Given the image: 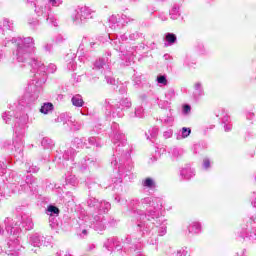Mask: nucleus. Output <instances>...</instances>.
Here are the masks:
<instances>
[{
  "mask_svg": "<svg viewBox=\"0 0 256 256\" xmlns=\"http://www.w3.org/2000/svg\"><path fill=\"white\" fill-rule=\"evenodd\" d=\"M130 215L136 219V230L148 245H157L159 237L167 235V219L163 215V198L147 196L127 202Z\"/></svg>",
  "mask_w": 256,
  "mask_h": 256,
  "instance_id": "1",
  "label": "nucleus"
},
{
  "mask_svg": "<svg viewBox=\"0 0 256 256\" xmlns=\"http://www.w3.org/2000/svg\"><path fill=\"white\" fill-rule=\"evenodd\" d=\"M12 43L17 44V48L13 51L14 61L31 67V73H33L34 77L26 91L29 93L31 100L35 101L43 93V84L47 82V71L48 73H55L57 65L51 63L46 67L39 58L33 56L35 51H37L33 37L14 38Z\"/></svg>",
  "mask_w": 256,
  "mask_h": 256,
  "instance_id": "2",
  "label": "nucleus"
},
{
  "mask_svg": "<svg viewBox=\"0 0 256 256\" xmlns=\"http://www.w3.org/2000/svg\"><path fill=\"white\" fill-rule=\"evenodd\" d=\"M108 137L113 143V155L110 158V165L113 169H117L118 178L112 180L114 189H120L123 181H133V163L131 162V146L127 143L125 133L119 127L117 122H113L108 131Z\"/></svg>",
  "mask_w": 256,
  "mask_h": 256,
  "instance_id": "3",
  "label": "nucleus"
},
{
  "mask_svg": "<svg viewBox=\"0 0 256 256\" xmlns=\"http://www.w3.org/2000/svg\"><path fill=\"white\" fill-rule=\"evenodd\" d=\"M2 120L6 125H11V121L15 120L13 131L15 133V138L13 141L14 145V157H16L19 161L23 159V149L25 147V141L23 138L25 137V132L29 123V114L25 112H20L19 114H15L12 110H6L1 115Z\"/></svg>",
  "mask_w": 256,
  "mask_h": 256,
  "instance_id": "4",
  "label": "nucleus"
},
{
  "mask_svg": "<svg viewBox=\"0 0 256 256\" xmlns=\"http://www.w3.org/2000/svg\"><path fill=\"white\" fill-rule=\"evenodd\" d=\"M110 210L111 203L105 200L100 201L96 211H94L91 216L84 217V227L94 229L97 233H103L109 226L114 227L115 219L105 217L106 213H109Z\"/></svg>",
  "mask_w": 256,
  "mask_h": 256,
  "instance_id": "5",
  "label": "nucleus"
},
{
  "mask_svg": "<svg viewBox=\"0 0 256 256\" xmlns=\"http://www.w3.org/2000/svg\"><path fill=\"white\" fill-rule=\"evenodd\" d=\"M129 37L127 34H123L120 36V38L116 37L113 39V34L106 35L105 40L103 38L100 39L102 43H107V41H110V45L114 47L115 51H118L119 57L124 62V65L126 67H129L131 63H133V59H135V47H127L123 41H128Z\"/></svg>",
  "mask_w": 256,
  "mask_h": 256,
  "instance_id": "6",
  "label": "nucleus"
},
{
  "mask_svg": "<svg viewBox=\"0 0 256 256\" xmlns=\"http://www.w3.org/2000/svg\"><path fill=\"white\" fill-rule=\"evenodd\" d=\"M102 107L113 119H123V117H125V111H129V109L133 107V102L131 98H121L119 100L105 99L102 103Z\"/></svg>",
  "mask_w": 256,
  "mask_h": 256,
  "instance_id": "7",
  "label": "nucleus"
},
{
  "mask_svg": "<svg viewBox=\"0 0 256 256\" xmlns=\"http://www.w3.org/2000/svg\"><path fill=\"white\" fill-rule=\"evenodd\" d=\"M14 182L10 184L12 193H18V195H35L37 193V178L33 175H27L25 178L16 175L13 177Z\"/></svg>",
  "mask_w": 256,
  "mask_h": 256,
  "instance_id": "8",
  "label": "nucleus"
},
{
  "mask_svg": "<svg viewBox=\"0 0 256 256\" xmlns=\"http://www.w3.org/2000/svg\"><path fill=\"white\" fill-rule=\"evenodd\" d=\"M253 207H256V198L251 201ZM237 241H256V214L243 219L240 230L236 234Z\"/></svg>",
  "mask_w": 256,
  "mask_h": 256,
  "instance_id": "9",
  "label": "nucleus"
},
{
  "mask_svg": "<svg viewBox=\"0 0 256 256\" xmlns=\"http://www.w3.org/2000/svg\"><path fill=\"white\" fill-rule=\"evenodd\" d=\"M75 157H77V151L73 147H69L64 152L57 150L54 162L60 167H69L70 171H73L74 168L71 167H75L74 163H77Z\"/></svg>",
  "mask_w": 256,
  "mask_h": 256,
  "instance_id": "10",
  "label": "nucleus"
},
{
  "mask_svg": "<svg viewBox=\"0 0 256 256\" xmlns=\"http://www.w3.org/2000/svg\"><path fill=\"white\" fill-rule=\"evenodd\" d=\"M15 31V23L13 20L9 18H4L2 21H0V33L5 37L3 41L4 47H7L9 43H12V45H15L17 49V43L13 42V39H22V37H11V33ZM23 39H27V37H23ZM16 49L13 50L16 51Z\"/></svg>",
  "mask_w": 256,
  "mask_h": 256,
  "instance_id": "11",
  "label": "nucleus"
},
{
  "mask_svg": "<svg viewBox=\"0 0 256 256\" xmlns=\"http://www.w3.org/2000/svg\"><path fill=\"white\" fill-rule=\"evenodd\" d=\"M124 243L128 245L124 247L125 253H129L132 256H145L143 254V240L137 237V235L126 236Z\"/></svg>",
  "mask_w": 256,
  "mask_h": 256,
  "instance_id": "12",
  "label": "nucleus"
},
{
  "mask_svg": "<svg viewBox=\"0 0 256 256\" xmlns=\"http://www.w3.org/2000/svg\"><path fill=\"white\" fill-rule=\"evenodd\" d=\"M75 25H83L89 19H93V10L87 6H78L71 15Z\"/></svg>",
  "mask_w": 256,
  "mask_h": 256,
  "instance_id": "13",
  "label": "nucleus"
},
{
  "mask_svg": "<svg viewBox=\"0 0 256 256\" xmlns=\"http://www.w3.org/2000/svg\"><path fill=\"white\" fill-rule=\"evenodd\" d=\"M32 3L35 7V13L38 17H42L44 21L48 23V25H52V27H57V18L55 17L53 12H51V6H37L35 0H32Z\"/></svg>",
  "mask_w": 256,
  "mask_h": 256,
  "instance_id": "14",
  "label": "nucleus"
},
{
  "mask_svg": "<svg viewBox=\"0 0 256 256\" xmlns=\"http://www.w3.org/2000/svg\"><path fill=\"white\" fill-rule=\"evenodd\" d=\"M97 165V157L88 154L75 162L74 166H71V169H76V171H79L80 173H85V171H89V169L97 167Z\"/></svg>",
  "mask_w": 256,
  "mask_h": 256,
  "instance_id": "15",
  "label": "nucleus"
},
{
  "mask_svg": "<svg viewBox=\"0 0 256 256\" xmlns=\"http://www.w3.org/2000/svg\"><path fill=\"white\" fill-rule=\"evenodd\" d=\"M133 21H135V19L127 15H122V16L112 15L108 19V27L112 31H119V29H122V27H125V25H128V23H133Z\"/></svg>",
  "mask_w": 256,
  "mask_h": 256,
  "instance_id": "16",
  "label": "nucleus"
},
{
  "mask_svg": "<svg viewBox=\"0 0 256 256\" xmlns=\"http://www.w3.org/2000/svg\"><path fill=\"white\" fill-rule=\"evenodd\" d=\"M28 243L32 247H37V249H41V247H49L51 245V239L41 232H35L29 234Z\"/></svg>",
  "mask_w": 256,
  "mask_h": 256,
  "instance_id": "17",
  "label": "nucleus"
},
{
  "mask_svg": "<svg viewBox=\"0 0 256 256\" xmlns=\"http://www.w3.org/2000/svg\"><path fill=\"white\" fill-rule=\"evenodd\" d=\"M129 245L125 244V239L123 240V246L121 245V242L119 241V238L112 237L108 238L107 241L104 242V247L107 249V251H110V253H113V251H125V247H128Z\"/></svg>",
  "mask_w": 256,
  "mask_h": 256,
  "instance_id": "18",
  "label": "nucleus"
},
{
  "mask_svg": "<svg viewBox=\"0 0 256 256\" xmlns=\"http://www.w3.org/2000/svg\"><path fill=\"white\" fill-rule=\"evenodd\" d=\"M109 57H111V52L108 51L106 52V57H100L96 59L93 69H95L96 71H101V69L109 67L111 65V59H109Z\"/></svg>",
  "mask_w": 256,
  "mask_h": 256,
  "instance_id": "19",
  "label": "nucleus"
},
{
  "mask_svg": "<svg viewBox=\"0 0 256 256\" xmlns=\"http://www.w3.org/2000/svg\"><path fill=\"white\" fill-rule=\"evenodd\" d=\"M79 186V178L73 173L68 172L64 175V187H72L75 189Z\"/></svg>",
  "mask_w": 256,
  "mask_h": 256,
  "instance_id": "20",
  "label": "nucleus"
},
{
  "mask_svg": "<svg viewBox=\"0 0 256 256\" xmlns=\"http://www.w3.org/2000/svg\"><path fill=\"white\" fill-rule=\"evenodd\" d=\"M180 179L181 181H191L195 177V169L190 166H185L180 169Z\"/></svg>",
  "mask_w": 256,
  "mask_h": 256,
  "instance_id": "21",
  "label": "nucleus"
},
{
  "mask_svg": "<svg viewBox=\"0 0 256 256\" xmlns=\"http://www.w3.org/2000/svg\"><path fill=\"white\" fill-rule=\"evenodd\" d=\"M193 97L195 101H199L201 97H205V89L203 88V83L201 82L194 83Z\"/></svg>",
  "mask_w": 256,
  "mask_h": 256,
  "instance_id": "22",
  "label": "nucleus"
},
{
  "mask_svg": "<svg viewBox=\"0 0 256 256\" xmlns=\"http://www.w3.org/2000/svg\"><path fill=\"white\" fill-rule=\"evenodd\" d=\"M201 231V222L193 221L188 225V233H190V235H199Z\"/></svg>",
  "mask_w": 256,
  "mask_h": 256,
  "instance_id": "23",
  "label": "nucleus"
},
{
  "mask_svg": "<svg viewBox=\"0 0 256 256\" xmlns=\"http://www.w3.org/2000/svg\"><path fill=\"white\" fill-rule=\"evenodd\" d=\"M183 153H185L183 149L178 147H172L168 151L169 157L172 159V161H177V159L183 157Z\"/></svg>",
  "mask_w": 256,
  "mask_h": 256,
  "instance_id": "24",
  "label": "nucleus"
},
{
  "mask_svg": "<svg viewBox=\"0 0 256 256\" xmlns=\"http://www.w3.org/2000/svg\"><path fill=\"white\" fill-rule=\"evenodd\" d=\"M71 147L74 149H83V147L89 149V146H87V139L79 137H76L72 140Z\"/></svg>",
  "mask_w": 256,
  "mask_h": 256,
  "instance_id": "25",
  "label": "nucleus"
},
{
  "mask_svg": "<svg viewBox=\"0 0 256 256\" xmlns=\"http://www.w3.org/2000/svg\"><path fill=\"white\" fill-rule=\"evenodd\" d=\"M128 119H143L144 117V110L142 106H137L134 111H130L127 114Z\"/></svg>",
  "mask_w": 256,
  "mask_h": 256,
  "instance_id": "26",
  "label": "nucleus"
},
{
  "mask_svg": "<svg viewBox=\"0 0 256 256\" xmlns=\"http://www.w3.org/2000/svg\"><path fill=\"white\" fill-rule=\"evenodd\" d=\"M170 19L172 21H177L181 17V5L173 4L172 8L169 11Z\"/></svg>",
  "mask_w": 256,
  "mask_h": 256,
  "instance_id": "27",
  "label": "nucleus"
},
{
  "mask_svg": "<svg viewBox=\"0 0 256 256\" xmlns=\"http://www.w3.org/2000/svg\"><path fill=\"white\" fill-rule=\"evenodd\" d=\"M65 61L68 71H75V69H77V63L75 62V54L66 55Z\"/></svg>",
  "mask_w": 256,
  "mask_h": 256,
  "instance_id": "28",
  "label": "nucleus"
},
{
  "mask_svg": "<svg viewBox=\"0 0 256 256\" xmlns=\"http://www.w3.org/2000/svg\"><path fill=\"white\" fill-rule=\"evenodd\" d=\"M164 47H171L177 43V35L174 33L168 32L164 35Z\"/></svg>",
  "mask_w": 256,
  "mask_h": 256,
  "instance_id": "29",
  "label": "nucleus"
},
{
  "mask_svg": "<svg viewBox=\"0 0 256 256\" xmlns=\"http://www.w3.org/2000/svg\"><path fill=\"white\" fill-rule=\"evenodd\" d=\"M141 185L143 187V189H157V182L155 181V179L151 178V177H147L145 179L142 180Z\"/></svg>",
  "mask_w": 256,
  "mask_h": 256,
  "instance_id": "30",
  "label": "nucleus"
},
{
  "mask_svg": "<svg viewBox=\"0 0 256 256\" xmlns=\"http://www.w3.org/2000/svg\"><path fill=\"white\" fill-rule=\"evenodd\" d=\"M72 119L73 117H71V114L62 113L57 117L56 123H63V125H67V127H69L70 123H72Z\"/></svg>",
  "mask_w": 256,
  "mask_h": 256,
  "instance_id": "31",
  "label": "nucleus"
},
{
  "mask_svg": "<svg viewBox=\"0 0 256 256\" xmlns=\"http://www.w3.org/2000/svg\"><path fill=\"white\" fill-rule=\"evenodd\" d=\"M174 121L175 118L173 117L171 109L167 110L166 115L162 116L161 118V123H164V125H168L169 127L173 126Z\"/></svg>",
  "mask_w": 256,
  "mask_h": 256,
  "instance_id": "32",
  "label": "nucleus"
},
{
  "mask_svg": "<svg viewBox=\"0 0 256 256\" xmlns=\"http://www.w3.org/2000/svg\"><path fill=\"white\" fill-rule=\"evenodd\" d=\"M60 213H61V210H59L57 206L53 204H50L47 206L46 215H48V217H59Z\"/></svg>",
  "mask_w": 256,
  "mask_h": 256,
  "instance_id": "33",
  "label": "nucleus"
},
{
  "mask_svg": "<svg viewBox=\"0 0 256 256\" xmlns=\"http://www.w3.org/2000/svg\"><path fill=\"white\" fill-rule=\"evenodd\" d=\"M86 141L89 145H91V147H96L97 149H101L103 147V142L99 137L92 136L89 137Z\"/></svg>",
  "mask_w": 256,
  "mask_h": 256,
  "instance_id": "34",
  "label": "nucleus"
},
{
  "mask_svg": "<svg viewBox=\"0 0 256 256\" xmlns=\"http://www.w3.org/2000/svg\"><path fill=\"white\" fill-rule=\"evenodd\" d=\"M41 146L43 149H53L55 147V141L49 137H43L41 140Z\"/></svg>",
  "mask_w": 256,
  "mask_h": 256,
  "instance_id": "35",
  "label": "nucleus"
},
{
  "mask_svg": "<svg viewBox=\"0 0 256 256\" xmlns=\"http://www.w3.org/2000/svg\"><path fill=\"white\" fill-rule=\"evenodd\" d=\"M71 103L74 107H83L85 101H83V96L81 94H76L71 98Z\"/></svg>",
  "mask_w": 256,
  "mask_h": 256,
  "instance_id": "36",
  "label": "nucleus"
},
{
  "mask_svg": "<svg viewBox=\"0 0 256 256\" xmlns=\"http://www.w3.org/2000/svg\"><path fill=\"white\" fill-rule=\"evenodd\" d=\"M54 109L53 103L46 102L44 103L40 108V113L43 115H49V113H52Z\"/></svg>",
  "mask_w": 256,
  "mask_h": 256,
  "instance_id": "37",
  "label": "nucleus"
},
{
  "mask_svg": "<svg viewBox=\"0 0 256 256\" xmlns=\"http://www.w3.org/2000/svg\"><path fill=\"white\" fill-rule=\"evenodd\" d=\"M99 203H101V201L97 200L95 197H93L91 195L87 199L88 207H90V209H94V211H97V209L99 207Z\"/></svg>",
  "mask_w": 256,
  "mask_h": 256,
  "instance_id": "38",
  "label": "nucleus"
},
{
  "mask_svg": "<svg viewBox=\"0 0 256 256\" xmlns=\"http://www.w3.org/2000/svg\"><path fill=\"white\" fill-rule=\"evenodd\" d=\"M197 65V62L191 57V55L187 54L184 58V66L189 67V69H193Z\"/></svg>",
  "mask_w": 256,
  "mask_h": 256,
  "instance_id": "39",
  "label": "nucleus"
},
{
  "mask_svg": "<svg viewBox=\"0 0 256 256\" xmlns=\"http://www.w3.org/2000/svg\"><path fill=\"white\" fill-rule=\"evenodd\" d=\"M194 51L195 53H197V55H205L207 53V50L205 49V45L203 44V42H198L194 46Z\"/></svg>",
  "mask_w": 256,
  "mask_h": 256,
  "instance_id": "40",
  "label": "nucleus"
},
{
  "mask_svg": "<svg viewBox=\"0 0 256 256\" xmlns=\"http://www.w3.org/2000/svg\"><path fill=\"white\" fill-rule=\"evenodd\" d=\"M213 165V161L209 157H205L202 160V169L204 171H210L211 167Z\"/></svg>",
  "mask_w": 256,
  "mask_h": 256,
  "instance_id": "41",
  "label": "nucleus"
},
{
  "mask_svg": "<svg viewBox=\"0 0 256 256\" xmlns=\"http://www.w3.org/2000/svg\"><path fill=\"white\" fill-rule=\"evenodd\" d=\"M156 82L160 87H165L169 84V81L167 80V76L163 74H159L156 78Z\"/></svg>",
  "mask_w": 256,
  "mask_h": 256,
  "instance_id": "42",
  "label": "nucleus"
},
{
  "mask_svg": "<svg viewBox=\"0 0 256 256\" xmlns=\"http://www.w3.org/2000/svg\"><path fill=\"white\" fill-rule=\"evenodd\" d=\"M68 127L71 131H79L81 130V127H83V123L77 122L72 118L71 123L69 124Z\"/></svg>",
  "mask_w": 256,
  "mask_h": 256,
  "instance_id": "43",
  "label": "nucleus"
},
{
  "mask_svg": "<svg viewBox=\"0 0 256 256\" xmlns=\"http://www.w3.org/2000/svg\"><path fill=\"white\" fill-rule=\"evenodd\" d=\"M9 160L6 158H0V175H5L7 173V165Z\"/></svg>",
  "mask_w": 256,
  "mask_h": 256,
  "instance_id": "44",
  "label": "nucleus"
},
{
  "mask_svg": "<svg viewBox=\"0 0 256 256\" xmlns=\"http://www.w3.org/2000/svg\"><path fill=\"white\" fill-rule=\"evenodd\" d=\"M157 135H159V129L154 127L148 131L147 139L149 141H153V139H157Z\"/></svg>",
  "mask_w": 256,
  "mask_h": 256,
  "instance_id": "45",
  "label": "nucleus"
},
{
  "mask_svg": "<svg viewBox=\"0 0 256 256\" xmlns=\"http://www.w3.org/2000/svg\"><path fill=\"white\" fill-rule=\"evenodd\" d=\"M25 169L28 173H37L39 171V168L33 165L32 161L25 163Z\"/></svg>",
  "mask_w": 256,
  "mask_h": 256,
  "instance_id": "46",
  "label": "nucleus"
},
{
  "mask_svg": "<svg viewBox=\"0 0 256 256\" xmlns=\"http://www.w3.org/2000/svg\"><path fill=\"white\" fill-rule=\"evenodd\" d=\"M181 135L177 136V139H187L191 135V128L183 127L180 131Z\"/></svg>",
  "mask_w": 256,
  "mask_h": 256,
  "instance_id": "47",
  "label": "nucleus"
},
{
  "mask_svg": "<svg viewBox=\"0 0 256 256\" xmlns=\"http://www.w3.org/2000/svg\"><path fill=\"white\" fill-rule=\"evenodd\" d=\"M67 41V36L63 34H57L53 38V42L56 43V45H62V43H65Z\"/></svg>",
  "mask_w": 256,
  "mask_h": 256,
  "instance_id": "48",
  "label": "nucleus"
},
{
  "mask_svg": "<svg viewBox=\"0 0 256 256\" xmlns=\"http://www.w3.org/2000/svg\"><path fill=\"white\" fill-rule=\"evenodd\" d=\"M165 99H166V101H173V99H175V89L169 88L165 92Z\"/></svg>",
  "mask_w": 256,
  "mask_h": 256,
  "instance_id": "49",
  "label": "nucleus"
},
{
  "mask_svg": "<svg viewBox=\"0 0 256 256\" xmlns=\"http://www.w3.org/2000/svg\"><path fill=\"white\" fill-rule=\"evenodd\" d=\"M114 201L115 203H118V205H127V199L121 196V194H115Z\"/></svg>",
  "mask_w": 256,
  "mask_h": 256,
  "instance_id": "50",
  "label": "nucleus"
},
{
  "mask_svg": "<svg viewBox=\"0 0 256 256\" xmlns=\"http://www.w3.org/2000/svg\"><path fill=\"white\" fill-rule=\"evenodd\" d=\"M105 79H106V82L108 83V85H115V78L111 74V71L107 70L105 72Z\"/></svg>",
  "mask_w": 256,
  "mask_h": 256,
  "instance_id": "51",
  "label": "nucleus"
},
{
  "mask_svg": "<svg viewBox=\"0 0 256 256\" xmlns=\"http://www.w3.org/2000/svg\"><path fill=\"white\" fill-rule=\"evenodd\" d=\"M158 106L160 109H166V111H169V109H171V102H169V100H160L158 102Z\"/></svg>",
  "mask_w": 256,
  "mask_h": 256,
  "instance_id": "52",
  "label": "nucleus"
},
{
  "mask_svg": "<svg viewBox=\"0 0 256 256\" xmlns=\"http://www.w3.org/2000/svg\"><path fill=\"white\" fill-rule=\"evenodd\" d=\"M28 25L31 27V29H37V27L40 25V22L37 18H29Z\"/></svg>",
  "mask_w": 256,
  "mask_h": 256,
  "instance_id": "53",
  "label": "nucleus"
},
{
  "mask_svg": "<svg viewBox=\"0 0 256 256\" xmlns=\"http://www.w3.org/2000/svg\"><path fill=\"white\" fill-rule=\"evenodd\" d=\"M59 216H49V225L51 229H55L57 225H59V222L57 220Z\"/></svg>",
  "mask_w": 256,
  "mask_h": 256,
  "instance_id": "54",
  "label": "nucleus"
},
{
  "mask_svg": "<svg viewBox=\"0 0 256 256\" xmlns=\"http://www.w3.org/2000/svg\"><path fill=\"white\" fill-rule=\"evenodd\" d=\"M182 113L183 115H189V113H191V105L184 104L182 107Z\"/></svg>",
  "mask_w": 256,
  "mask_h": 256,
  "instance_id": "55",
  "label": "nucleus"
},
{
  "mask_svg": "<svg viewBox=\"0 0 256 256\" xmlns=\"http://www.w3.org/2000/svg\"><path fill=\"white\" fill-rule=\"evenodd\" d=\"M43 49H44L45 53H52L53 52V44L46 43V44H44Z\"/></svg>",
  "mask_w": 256,
  "mask_h": 256,
  "instance_id": "56",
  "label": "nucleus"
},
{
  "mask_svg": "<svg viewBox=\"0 0 256 256\" xmlns=\"http://www.w3.org/2000/svg\"><path fill=\"white\" fill-rule=\"evenodd\" d=\"M174 256H188L187 249L181 248L177 250V253H175Z\"/></svg>",
  "mask_w": 256,
  "mask_h": 256,
  "instance_id": "57",
  "label": "nucleus"
},
{
  "mask_svg": "<svg viewBox=\"0 0 256 256\" xmlns=\"http://www.w3.org/2000/svg\"><path fill=\"white\" fill-rule=\"evenodd\" d=\"M139 37H141V34H139V32H133V33L129 34L130 41H137V39H139Z\"/></svg>",
  "mask_w": 256,
  "mask_h": 256,
  "instance_id": "58",
  "label": "nucleus"
},
{
  "mask_svg": "<svg viewBox=\"0 0 256 256\" xmlns=\"http://www.w3.org/2000/svg\"><path fill=\"white\" fill-rule=\"evenodd\" d=\"M161 159V152L155 151V154L150 158L152 163H155V161H159Z\"/></svg>",
  "mask_w": 256,
  "mask_h": 256,
  "instance_id": "59",
  "label": "nucleus"
},
{
  "mask_svg": "<svg viewBox=\"0 0 256 256\" xmlns=\"http://www.w3.org/2000/svg\"><path fill=\"white\" fill-rule=\"evenodd\" d=\"M49 3L52 7H60V5H63V0H49Z\"/></svg>",
  "mask_w": 256,
  "mask_h": 256,
  "instance_id": "60",
  "label": "nucleus"
},
{
  "mask_svg": "<svg viewBox=\"0 0 256 256\" xmlns=\"http://www.w3.org/2000/svg\"><path fill=\"white\" fill-rule=\"evenodd\" d=\"M102 127H103V125H101V124L94 125L93 129H92V133H97L99 135V133H101Z\"/></svg>",
  "mask_w": 256,
  "mask_h": 256,
  "instance_id": "61",
  "label": "nucleus"
},
{
  "mask_svg": "<svg viewBox=\"0 0 256 256\" xmlns=\"http://www.w3.org/2000/svg\"><path fill=\"white\" fill-rule=\"evenodd\" d=\"M77 55H78L79 59H81V61H83V58L85 57V52H83V48L81 46H79V48H78Z\"/></svg>",
  "mask_w": 256,
  "mask_h": 256,
  "instance_id": "62",
  "label": "nucleus"
},
{
  "mask_svg": "<svg viewBox=\"0 0 256 256\" xmlns=\"http://www.w3.org/2000/svg\"><path fill=\"white\" fill-rule=\"evenodd\" d=\"M164 139H171L173 137V130H168L163 133Z\"/></svg>",
  "mask_w": 256,
  "mask_h": 256,
  "instance_id": "63",
  "label": "nucleus"
},
{
  "mask_svg": "<svg viewBox=\"0 0 256 256\" xmlns=\"http://www.w3.org/2000/svg\"><path fill=\"white\" fill-rule=\"evenodd\" d=\"M158 18L160 19V21H167V14H165L164 12H160L158 14Z\"/></svg>",
  "mask_w": 256,
  "mask_h": 256,
  "instance_id": "64",
  "label": "nucleus"
}]
</instances>
